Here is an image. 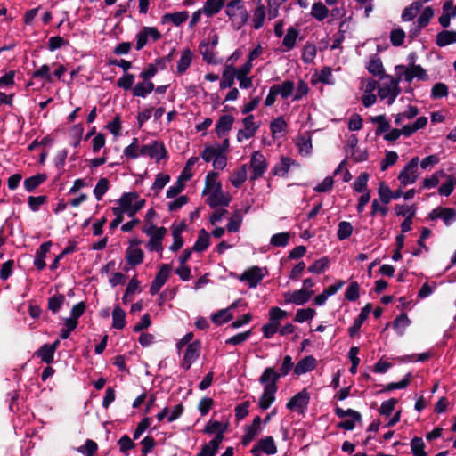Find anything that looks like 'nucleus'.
<instances>
[{"label":"nucleus","instance_id":"obj_1","mask_svg":"<svg viewBox=\"0 0 456 456\" xmlns=\"http://www.w3.org/2000/svg\"><path fill=\"white\" fill-rule=\"evenodd\" d=\"M259 382L264 386V391L259 398L258 405L262 410H267L275 401V394L278 390V375L271 369H265L259 378Z\"/></svg>","mask_w":456,"mask_h":456},{"label":"nucleus","instance_id":"obj_2","mask_svg":"<svg viewBox=\"0 0 456 456\" xmlns=\"http://www.w3.org/2000/svg\"><path fill=\"white\" fill-rule=\"evenodd\" d=\"M225 13L232 22H238V28H241L248 19V13L240 0H230L226 4Z\"/></svg>","mask_w":456,"mask_h":456},{"label":"nucleus","instance_id":"obj_3","mask_svg":"<svg viewBox=\"0 0 456 456\" xmlns=\"http://www.w3.org/2000/svg\"><path fill=\"white\" fill-rule=\"evenodd\" d=\"M419 162L418 157L412 158L399 173L398 180L403 186L412 184L417 181L419 177Z\"/></svg>","mask_w":456,"mask_h":456},{"label":"nucleus","instance_id":"obj_4","mask_svg":"<svg viewBox=\"0 0 456 456\" xmlns=\"http://www.w3.org/2000/svg\"><path fill=\"white\" fill-rule=\"evenodd\" d=\"M309 402L310 394L306 388H304L289 399L286 407L289 411L303 414L307 410Z\"/></svg>","mask_w":456,"mask_h":456},{"label":"nucleus","instance_id":"obj_5","mask_svg":"<svg viewBox=\"0 0 456 456\" xmlns=\"http://www.w3.org/2000/svg\"><path fill=\"white\" fill-rule=\"evenodd\" d=\"M388 78V83H383L379 88V96L381 99H387V103L392 104L395 98L400 94L401 89L398 86L399 79L395 80L390 76H386Z\"/></svg>","mask_w":456,"mask_h":456},{"label":"nucleus","instance_id":"obj_6","mask_svg":"<svg viewBox=\"0 0 456 456\" xmlns=\"http://www.w3.org/2000/svg\"><path fill=\"white\" fill-rule=\"evenodd\" d=\"M267 161L265 156L259 151H254L250 159L249 168L252 172L250 180L255 181L263 176L267 169Z\"/></svg>","mask_w":456,"mask_h":456},{"label":"nucleus","instance_id":"obj_7","mask_svg":"<svg viewBox=\"0 0 456 456\" xmlns=\"http://www.w3.org/2000/svg\"><path fill=\"white\" fill-rule=\"evenodd\" d=\"M167 150L162 142L154 141L150 144L142 145L140 149V155L149 156L159 161L167 157Z\"/></svg>","mask_w":456,"mask_h":456},{"label":"nucleus","instance_id":"obj_8","mask_svg":"<svg viewBox=\"0 0 456 456\" xmlns=\"http://www.w3.org/2000/svg\"><path fill=\"white\" fill-rule=\"evenodd\" d=\"M136 50L142 49L149 39L156 42L161 38V33L154 27H143L136 34Z\"/></svg>","mask_w":456,"mask_h":456},{"label":"nucleus","instance_id":"obj_9","mask_svg":"<svg viewBox=\"0 0 456 456\" xmlns=\"http://www.w3.org/2000/svg\"><path fill=\"white\" fill-rule=\"evenodd\" d=\"M171 267L167 264H163L159 272L157 273L154 280L152 281L151 287H150V293L151 295H156L159 293L162 286L166 283L167 281L169 275H170Z\"/></svg>","mask_w":456,"mask_h":456},{"label":"nucleus","instance_id":"obj_10","mask_svg":"<svg viewBox=\"0 0 456 456\" xmlns=\"http://www.w3.org/2000/svg\"><path fill=\"white\" fill-rule=\"evenodd\" d=\"M265 274L263 270L258 266H252L243 272L239 277L240 281H247L249 288H256L263 280Z\"/></svg>","mask_w":456,"mask_h":456},{"label":"nucleus","instance_id":"obj_11","mask_svg":"<svg viewBox=\"0 0 456 456\" xmlns=\"http://www.w3.org/2000/svg\"><path fill=\"white\" fill-rule=\"evenodd\" d=\"M409 58L411 59V65L404 70L405 80L407 82H411L414 77L422 81L427 80L428 75L426 70L420 65L414 64L415 53H411Z\"/></svg>","mask_w":456,"mask_h":456},{"label":"nucleus","instance_id":"obj_12","mask_svg":"<svg viewBox=\"0 0 456 456\" xmlns=\"http://www.w3.org/2000/svg\"><path fill=\"white\" fill-rule=\"evenodd\" d=\"M201 345L200 341H194L188 345L182 363V368L189 370L191 364L199 358Z\"/></svg>","mask_w":456,"mask_h":456},{"label":"nucleus","instance_id":"obj_13","mask_svg":"<svg viewBox=\"0 0 456 456\" xmlns=\"http://www.w3.org/2000/svg\"><path fill=\"white\" fill-rule=\"evenodd\" d=\"M231 202V198L229 196H225L222 191L221 183H217L216 188L212 191L209 197L207 200V203L212 208H215L218 206L227 207Z\"/></svg>","mask_w":456,"mask_h":456},{"label":"nucleus","instance_id":"obj_14","mask_svg":"<svg viewBox=\"0 0 456 456\" xmlns=\"http://www.w3.org/2000/svg\"><path fill=\"white\" fill-rule=\"evenodd\" d=\"M314 294V290H308L305 289H301L298 290L293 291L291 294L288 293L285 295V302L286 303H293L297 305H301L309 301L312 296Z\"/></svg>","mask_w":456,"mask_h":456},{"label":"nucleus","instance_id":"obj_15","mask_svg":"<svg viewBox=\"0 0 456 456\" xmlns=\"http://www.w3.org/2000/svg\"><path fill=\"white\" fill-rule=\"evenodd\" d=\"M252 63L246 62L239 69H236V77L240 81V87L242 89L250 88L253 86L252 78L248 77V74L252 69Z\"/></svg>","mask_w":456,"mask_h":456},{"label":"nucleus","instance_id":"obj_16","mask_svg":"<svg viewBox=\"0 0 456 456\" xmlns=\"http://www.w3.org/2000/svg\"><path fill=\"white\" fill-rule=\"evenodd\" d=\"M372 305L368 303L364 307L362 308L360 314L354 319L353 325L348 329V332L351 338H354L360 330L362 323L367 320L370 313L371 312Z\"/></svg>","mask_w":456,"mask_h":456},{"label":"nucleus","instance_id":"obj_17","mask_svg":"<svg viewBox=\"0 0 456 456\" xmlns=\"http://www.w3.org/2000/svg\"><path fill=\"white\" fill-rule=\"evenodd\" d=\"M234 118L232 115H223L217 120L215 131L219 138L224 137L232 129Z\"/></svg>","mask_w":456,"mask_h":456},{"label":"nucleus","instance_id":"obj_18","mask_svg":"<svg viewBox=\"0 0 456 456\" xmlns=\"http://www.w3.org/2000/svg\"><path fill=\"white\" fill-rule=\"evenodd\" d=\"M316 367V359L308 355L301 359L294 368V373L297 376L313 370Z\"/></svg>","mask_w":456,"mask_h":456},{"label":"nucleus","instance_id":"obj_19","mask_svg":"<svg viewBox=\"0 0 456 456\" xmlns=\"http://www.w3.org/2000/svg\"><path fill=\"white\" fill-rule=\"evenodd\" d=\"M227 429V425L222 424L217 420H209L204 428V433L206 434H216L214 437H221V443L223 442Z\"/></svg>","mask_w":456,"mask_h":456},{"label":"nucleus","instance_id":"obj_20","mask_svg":"<svg viewBox=\"0 0 456 456\" xmlns=\"http://www.w3.org/2000/svg\"><path fill=\"white\" fill-rule=\"evenodd\" d=\"M292 164H295V161L291 158L281 157L280 162L272 169V173L273 175L284 177L289 173Z\"/></svg>","mask_w":456,"mask_h":456},{"label":"nucleus","instance_id":"obj_21","mask_svg":"<svg viewBox=\"0 0 456 456\" xmlns=\"http://www.w3.org/2000/svg\"><path fill=\"white\" fill-rule=\"evenodd\" d=\"M236 69L232 66H226L222 74L220 81V89L224 90L232 87L236 77Z\"/></svg>","mask_w":456,"mask_h":456},{"label":"nucleus","instance_id":"obj_22","mask_svg":"<svg viewBox=\"0 0 456 456\" xmlns=\"http://www.w3.org/2000/svg\"><path fill=\"white\" fill-rule=\"evenodd\" d=\"M453 43H456V31L454 30H443L436 35V44L439 47H444Z\"/></svg>","mask_w":456,"mask_h":456},{"label":"nucleus","instance_id":"obj_23","mask_svg":"<svg viewBox=\"0 0 456 456\" xmlns=\"http://www.w3.org/2000/svg\"><path fill=\"white\" fill-rule=\"evenodd\" d=\"M423 3L422 1H414L409 6L404 8L402 13V20L403 21H411L412 20L417 14L419 12L422 8Z\"/></svg>","mask_w":456,"mask_h":456},{"label":"nucleus","instance_id":"obj_24","mask_svg":"<svg viewBox=\"0 0 456 456\" xmlns=\"http://www.w3.org/2000/svg\"><path fill=\"white\" fill-rule=\"evenodd\" d=\"M192 61V52L186 48L182 52L181 57L177 62V73L183 75L190 67Z\"/></svg>","mask_w":456,"mask_h":456},{"label":"nucleus","instance_id":"obj_25","mask_svg":"<svg viewBox=\"0 0 456 456\" xmlns=\"http://www.w3.org/2000/svg\"><path fill=\"white\" fill-rule=\"evenodd\" d=\"M224 4L225 0H207L203 7V12L208 17H212L221 11Z\"/></svg>","mask_w":456,"mask_h":456},{"label":"nucleus","instance_id":"obj_26","mask_svg":"<svg viewBox=\"0 0 456 456\" xmlns=\"http://www.w3.org/2000/svg\"><path fill=\"white\" fill-rule=\"evenodd\" d=\"M367 69L370 73H371L374 76H379L380 77V78L386 77L382 61L380 58L378 57L377 55H375L369 61Z\"/></svg>","mask_w":456,"mask_h":456},{"label":"nucleus","instance_id":"obj_27","mask_svg":"<svg viewBox=\"0 0 456 456\" xmlns=\"http://www.w3.org/2000/svg\"><path fill=\"white\" fill-rule=\"evenodd\" d=\"M154 90V84L151 81L143 80L133 88V95L145 98L147 94Z\"/></svg>","mask_w":456,"mask_h":456},{"label":"nucleus","instance_id":"obj_28","mask_svg":"<svg viewBox=\"0 0 456 456\" xmlns=\"http://www.w3.org/2000/svg\"><path fill=\"white\" fill-rule=\"evenodd\" d=\"M209 246V234L205 229L199 232L198 239L193 245L192 250L195 252H203Z\"/></svg>","mask_w":456,"mask_h":456},{"label":"nucleus","instance_id":"obj_29","mask_svg":"<svg viewBox=\"0 0 456 456\" xmlns=\"http://www.w3.org/2000/svg\"><path fill=\"white\" fill-rule=\"evenodd\" d=\"M221 444V437H214L209 443L205 444L200 453L201 456H216Z\"/></svg>","mask_w":456,"mask_h":456},{"label":"nucleus","instance_id":"obj_30","mask_svg":"<svg viewBox=\"0 0 456 456\" xmlns=\"http://www.w3.org/2000/svg\"><path fill=\"white\" fill-rule=\"evenodd\" d=\"M46 179L47 175L45 174H37L30 176L24 181L25 190L28 192H31L40 184H42Z\"/></svg>","mask_w":456,"mask_h":456},{"label":"nucleus","instance_id":"obj_31","mask_svg":"<svg viewBox=\"0 0 456 456\" xmlns=\"http://www.w3.org/2000/svg\"><path fill=\"white\" fill-rule=\"evenodd\" d=\"M213 49L214 48L210 46L208 42H201L199 45V50L203 57V60L209 64L217 63Z\"/></svg>","mask_w":456,"mask_h":456},{"label":"nucleus","instance_id":"obj_32","mask_svg":"<svg viewBox=\"0 0 456 456\" xmlns=\"http://www.w3.org/2000/svg\"><path fill=\"white\" fill-rule=\"evenodd\" d=\"M138 198L139 194L136 191L125 192L118 200L119 206L117 208H119L120 211H123V213H125V211L127 210L129 207L133 206V202L136 200Z\"/></svg>","mask_w":456,"mask_h":456},{"label":"nucleus","instance_id":"obj_33","mask_svg":"<svg viewBox=\"0 0 456 456\" xmlns=\"http://www.w3.org/2000/svg\"><path fill=\"white\" fill-rule=\"evenodd\" d=\"M126 326V312L120 307L116 306L112 311V327L121 330Z\"/></svg>","mask_w":456,"mask_h":456},{"label":"nucleus","instance_id":"obj_34","mask_svg":"<svg viewBox=\"0 0 456 456\" xmlns=\"http://www.w3.org/2000/svg\"><path fill=\"white\" fill-rule=\"evenodd\" d=\"M265 16H266V12H265V5L264 4L257 5V7L253 12V18H252L253 28L256 30H258L263 27V25L265 23Z\"/></svg>","mask_w":456,"mask_h":456},{"label":"nucleus","instance_id":"obj_35","mask_svg":"<svg viewBox=\"0 0 456 456\" xmlns=\"http://www.w3.org/2000/svg\"><path fill=\"white\" fill-rule=\"evenodd\" d=\"M330 13L329 9L322 2L314 3L312 5L311 15L318 21L323 20Z\"/></svg>","mask_w":456,"mask_h":456},{"label":"nucleus","instance_id":"obj_36","mask_svg":"<svg viewBox=\"0 0 456 456\" xmlns=\"http://www.w3.org/2000/svg\"><path fill=\"white\" fill-rule=\"evenodd\" d=\"M257 444L261 451L268 455H273L277 452V447L271 436L261 438Z\"/></svg>","mask_w":456,"mask_h":456},{"label":"nucleus","instance_id":"obj_37","mask_svg":"<svg viewBox=\"0 0 456 456\" xmlns=\"http://www.w3.org/2000/svg\"><path fill=\"white\" fill-rule=\"evenodd\" d=\"M189 17L187 11L176 12L174 13H167L163 16V22L171 21L175 26H179L185 22Z\"/></svg>","mask_w":456,"mask_h":456},{"label":"nucleus","instance_id":"obj_38","mask_svg":"<svg viewBox=\"0 0 456 456\" xmlns=\"http://www.w3.org/2000/svg\"><path fill=\"white\" fill-rule=\"evenodd\" d=\"M247 167L242 165L236 169L231 178V183L235 188H240L242 183L247 180Z\"/></svg>","mask_w":456,"mask_h":456},{"label":"nucleus","instance_id":"obj_39","mask_svg":"<svg viewBox=\"0 0 456 456\" xmlns=\"http://www.w3.org/2000/svg\"><path fill=\"white\" fill-rule=\"evenodd\" d=\"M436 217L441 218L445 225H450L456 220V209L451 208H438Z\"/></svg>","mask_w":456,"mask_h":456},{"label":"nucleus","instance_id":"obj_40","mask_svg":"<svg viewBox=\"0 0 456 456\" xmlns=\"http://www.w3.org/2000/svg\"><path fill=\"white\" fill-rule=\"evenodd\" d=\"M35 354L41 359L42 362L50 364L53 362L54 352L52 347L48 346V344H44Z\"/></svg>","mask_w":456,"mask_h":456},{"label":"nucleus","instance_id":"obj_41","mask_svg":"<svg viewBox=\"0 0 456 456\" xmlns=\"http://www.w3.org/2000/svg\"><path fill=\"white\" fill-rule=\"evenodd\" d=\"M273 86L276 87L278 94H280L282 99L289 98L295 89L294 82L291 80H285L281 85L274 84Z\"/></svg>","mask_w":456,"mask_h":456},{"label":"nucleus","instance_id":"obj_42","mask_svg":"<svg viewBox=\"0 0 456 456\" xmlns=\"http://www.w3.org/2000/svg\"><path fill=\"white\" fill-rule=\"evenodd\" d=\"M425 443L421 437L415 436L411 441V450L413 456H428L425 452Z\"/></svg>","mask_w":456,"mask_h":456},{"label":"nucleus","instance_id":"obj_43","mask_svg":"<svg viewBox=\"0 0 456 456\" xmlns=\"http://www.w3.org/2000/svg\"><path fill=\"white\" fill-rule=\"evenodd\" d=\"M293 367V362L292 358L289 355H286L283 358L282 364L279 370V372L275 370L273 367H267L266 369H271L274 372L275 375H278V379L281 377H284L289 373V371L292 370Z\"/></svg>","mask_w":456,"mask_h":456},{"label":"nucleus","instance_id":"obj_44","mask_svg":"<svg viewBox=\"0 0 456 456\" xmlns=\"http://www.w3.org/2000/svg\"><path fill=\"white\" fill-rule=\"evenodd\" d=\"M298 30L293 27L288 28L287 33L283 38L282 44L287 48V50H291L294 48L297 38L298 37Z\"/></svg>","mask_w":456,"mask_h":456},{"label":"nucleus","instance_id":"obj_45","mask_svg":"<svg viewBox=\"0 0 456 456\" xmlns=\"http://www.w3.org/2000/svg\"><path fill=\"white\" fill-rule=\"evenodd\" d=\"M370 120L372 123H376L379 125L375 132L376 135H379L390 130V123L386 119L385 115L372 117Z\"/></svg>","mask_w":456,"mask_h":456},{"label":"nucleus","instance_id":"obj_46","mask_svg":"<svg viewBox=\"0 0 456 456\" xmlns=\"http://www.w3.org/2000/svg\"><path fill=\"white\" fill-rule=\"evenodd\" d=\"M243 216L240 210H236L227 224V230L230 232H237L242 224Z\"/></svg>","mask_w":456,"mask_h":456},{"label":"nucleus","instance_id":"obj_47","mask_svg":"<svg viewBox=\"0 0 456 456\" xmlns=\"http://www.w3.org/2000/svg\"><path fill=\"white\" fill-rule=\"evenodd\" d=\"M446 182L438 188V193L442 196H450L456 185V178L452 175H446Z\"/></svg>","mask_w":456,"mask_h":456},{"label":"nucleus","instance_id":"obj_48","mask_svg":"<svg viewBox=\"0 0 456 456\" xmlns=\"http://www.w3.org/2000/svg\"><path fill=\"white\" fill-rule=\"evenodd\" d=\"M126 259L130 265H140L143 260V252L141 248H128Z\"/></svg>","mask_w":456,"mask_h":456},{"label":"nucleus","instance_id":"obj_49","mask_svg":"<svg viewBox=\"0 0 456 456\" xmlns=\"http://www.w3.org/2000/svg\"><path fill=\"white\" fill-rule=\"evenodd\" d=\"M218 173L216 172H209L205 179V188L203 190V194L211 193L216 188Z\"/></svg>","mask_w":456,"mask_h":456},{"label":"nucleus","instance_id":"obj_50","mask_svg":"<svg viewBox=\"0 0 456 456\" xmlns=\"http://www.w3.org/2000/svg\"><path fill=\"white\" fill-rule=\"evenodd\" d=\"M229 311L230 308L219 310L211 316V321L217 325L231 321L232 319V314Z\"/></svg>","mask_w":456,"mask_h":456},{"label":"nucleus","instance_id":"obj_51","mask_svg":"<svg viewBox=\"0 0 456 456\" xmlns=\"http://www.w3.org/2000/svg\"><path fill=\"white\" fill-rule=\"evenodd\" d=\"M411 373H408L401 381L399 382H391L386 385L381 390L380 393H384L387 391H392L395 389H403L407 387L410 384Z\"/></svg>","mask_w":456,"mask_h":456},{"label":"nucleus","instance_id":"obj_52","mask_svg":"<svg viewBox=\"0 0 456 456\" xmlns=\"http://www.w3.org/2000/svg\"><path fill=\"white\" fill-rule=\"evenodd\" d=\"M98 450V444L96 442L91 439H87L84 445L79 446L77 451L85 456H94Z\"/></svg>","mask_w":456,"mask_h":456},{"label":"nucleus","instance_id":"obj_53","mask_svg":"<svg viewBox=\"0 0 456 456\" xmlns=\"http://www.w3.org/2000/svg\"><path fill=\"white\" fill-rule=\"evenodd\" d=\"M353 233V226L347 221H342L338 224L337 236L339 240H344L349 238Z\"/></svg>","mask_w":456,"mask_h":456},{"label":"nucleus","instance_id":"obj_54","mask_svg":"<svg viewBox=\"0 0 456 456\" xmlns=\"http://www.w3.org/2000/svg\"><path fill=\"white\" fill-rule=\"evenodd\" d=\"M334 412L340 419H343L345 417H350V418H353L355 420H357L359 423L362 422V415H361V413L359 411H356L353 410V409L343 410L342 408L337 406L334 409Z\"/></svg>","mask_w":456,"mask_h":456},{"label":"nucleus","instance_id":"obj_55","mask_svg":"<svg viewBox=\"0 0 456 456\" xmlns=\"http://www.w3.org/2000/svg\"><path fill=\"white\" fill-rule=\"evenodd\" d=\"M109 189V181L107 178L102 177L99 179L94 189V194L97 200H102L103 195Z\"/></svg>","mask_w":456,"mask_h":456},{"label":"nucleus","instance_id":"obj_56","mask_svg":"<svg viewBox=\"0 0 456 456\" xmlns=\"http://www.w3.org/2000/svg\"><path fill=\"white\" fill-rule=\"evenodd\" d=\"M316 314V311L314 308L298 309L296 313L295 322L302 323L305 321L312 320Z\"/></svg>","mask_w":456,"mask_h":456},{"label":"nucleus","instance_id":"obj_57","mask_svg":"<svg viewBox=\"0 0 456 456\" xmlns=\"http://www.w3.org/2000/svg\"><path fill=\"white\" fill-rule=\"evenodd\" d=\"M65 301V297L62 294L55 295L48 299V309L53 314H56L61 309Z\"/></svg>","mask_w":456,"mask_h":456},{"label":"nucleus","instance_id":"obj_58","mask_svg":"<svg viewBox=\"0 0 456 456\" xmlns=\"http://www.w3.org/2000/svg\"><path fill=\"white\" fill-rule=\"evenodd\" d=\"M433 16L434 10L432 9V7H426L419 15V17L418 18L417 25H419L420 28H426L430 22V20L433 18Z\"/></svg>","mask_w":456,"mask_h":456},{"label":"nucleus","instance_id":"obj_59","mask_svg":"<svg viewBox=\"0 0 456 456\" xmlns=\"http://www.w3.org/2000/svg\"><path fill=\"white\" fill-rule=\"evenodd\" d=\"M446 175L443 171H438L433 174L430 177L425 178L422 182V187L430 189L438 185L440 177H445Z\"/></svg>","mask_w":456,"mask_h":456},{"label":"nucleus","instance_id":"obj_60","mask_svg":"<svg viewBox=\"0 0 456 456\" xmlns=\"http://www.w3.org/2000/svg\"><path fill=\"white\" fill-rule=\"evenodd\" d=\"M329 259L327 257H322L318 260H315L309 267L308 271L312 273H322L328 267Z\"/></svg>","mask_w":456,"mask_h":456},{"label":"nucleus","instance_id":"obj_61","mask_svg":"<svg viewBox=\"0 0 456 456\" xmlns=\"http://www.w3.org/2000/svg\"><path fill=\"white\" fill-rule=\"evenodd\" d=\"M290 235L289 232H280L273 234L270 243L275 247H285L289 241Z\"/></svg>","mask_w":456,"mask_h":456},{"label":"nucleus","instance_id":"obj_62","mask_svg":"<svg viewBox=\"0 0 456 456\" xmlns=\"http://www.w3.org/2000/svg\"><path fill=\"white\" fill-rule=\"evenodd\" d=\"M50 66L44 64L32 73L33 78L45 79L48 83L53 82V77L50 74Z\"/></svg>","mask_w":456,"mask_h":456},{"label":"nucleus","instance_id":"obj_63","mask_svg":"<svg viewBox=\"0 0 456 456\" xmlns=\"http://www.w3.org/2000/svg\"><path fill=\"white\" fill-rule=\"evenodd\" d=\"M411 321L409 320L407 314L403 313L395 319L393 327L395 330H399L398 333L402 335L403 333V330L408 327Z\"/></svg>","mask_w":456,"mask_h":456},{"label":"nucleus","instance_id":"obj_64","mask_svg":"<svg viewBox=\"0 0 456 456\" xmlns=\"http://www.w3.org/2000/svg\"><path fill=\"white\" fill-rule=\"evenodd\" d=\"M359 284L357 281H352L345 292V298L354 302L359 298Z\"/></svg>","mask_w":456,"mask_h":456}]
</instances>
